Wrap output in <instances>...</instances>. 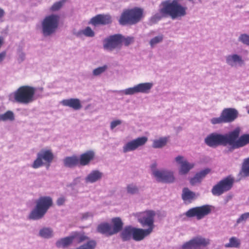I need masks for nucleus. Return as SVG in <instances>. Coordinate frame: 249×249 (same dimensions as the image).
Returning a JSON list of instances; mask_svg holds the SVG:
<instances>
[{"mask_svg":"<svg viewBox=\"0 0 249 249\" xmlns=\"http://www.w3.org/2000/svg\"><path fill=\"white\" fill-rule=\"evenodd\" d=\"M186 7L182 6L177 0L163 1L160 5L159 13L151 18V21L156 22L162 18L167 17H170L173 19H177L186 15Z\"/></svg>","mask_w":249,"mask_h":249,"instance_id":"nucleus-1","label":"nucleus"},{"mask_svg":"<svg viewBox=\"0 0 249 249\" xmlns=\"http://www.w3.org/2000/svg\"><path fill=\"white\" fill-rule=\"evenodd\" d=\"M38 90L41 92L42 88H35L28 86H22L19 88L13 95L16 102L23 104H28L32 103L35 99V94L39 95L36 93V90Z\"/></svg>","mask_w":249,"mask_h":249,"instance_id":"nucleus-2","label":"nucleus"},{"mask_svg":"<svg viewBox=\"0 0 249 249\" xmlns=\"http://www.w3.org/2000/svg\"><path fill=\"white\" fill-rule=\"evenodd\" d=\"M53 205V200L50 196H41L36 202L35 207L30 212L28 218L38 220L42 218Z\"/></svg>","mask_w":249,"mask_h":249,"instance_id":"nucleus-3","label":"nucleus"},{"mask_svg":"<svg viewBox=\"0 0 249 249\" xmlns=\"http://www.w3.org/2000/svg\"><path fill=\"white\" fill-rule=\"evenodd\" d=\"M60 17L57 14L46 16L41 21L40 31L44 37L51 36L54 34L59 25Z\"/></svg>","mask_w":249,"mask_h":249,"instance_id":"nucleus-4","label":"nucleus"},{"mask_svg":"<svg viewBox=\"0 0 249 249\" xmlns=\"http://www.w3.org/2000/svg\"><path fill=\"white\" fill-rule=\"evenodd\" d=\"M143 11L140 8L126 10L122 14L119 20L121 25L134 24L138 22L142 15Z\"/></svg>","mask_w":249,"mask_h":249,"instance_id":"nucleus-5","label":"nucleus"},{"mask_svg":"<svg viewBox=\"0 0 249 249\" xmlns=\"http://www.w3.org/2000/svg\"><path fill=\"white\" fill-rule=\"evenodd\" d=\"M205 143L210 147H215L218 145L226 146L230 145L231 142L230 138V133L226 134H221L213 133L208 135L205 139Z\"/></svg>","mask_w":249,"mask_h":249,"instance_id":"nucleus-6","label":"nucleus"},{"mask_svg":"<svg viewBox=\"0 0 249 249\" xmlns=\"http://www.w3.org/2000/svg\"><path fill=\"white\" fill-rule=\"evenodd\" d=\"M211 244V240L201 235H197L185 242L181 249H207Z\"/></svg>","mask_w":249,"mask_h":249,"instance_id":"nucleus-7","label":"nucleus"},{"mask_svg":"<svg viewBox=\"0 0 249 249\" xmlns=\"http://www.w3.org/2000/svg\"><path fill=\"white\" fill-rule=\"evenodd\" d=\"M53 158L54 155L52 150L42 149L37 154L36 159L31 166L34 169H37L45 165L50 166Z\"/></svg>","mask_w":249,"mask_h":249,"instance_id":"nucleus-8","label":"nucleus"},{"mask_svg":"<svg viewBox=\"0 0 249 249\" xmlns=\"http://www.w3.org/2000/svg\"><path fill=\"white\" fill-rule=\"evenodd\" d=\"M156 213L153 210H147L144 212L137 213L134 214L138 222L143 227H147V229L153 231L154 228V217Z\"/></svg>","mask_w":249,"mask_h":249,"instance_id":"nucleus-9","label":"nucleus"},{"mask_svg":"<svg viewBox=\"0 0 249 249\" xmlns=\"http://www.w3.org/2000/svg\"><path fill=\"white\" fill-rule=\"evenodd\" d=\"M153 86L152 82L142 83L123 90L117 91L119 93L126 95H132L138 93L148 94L150 92Z\"/></svg>","mask_w":249,"mask_h":249,"instance_id":"nucleus-10","label":"nucleus"},{"mask_svg":"<svg viewBox=\"0 0 249 249\" xmlns=\"http://www.w3.org/2000/svg\"><path fill=\"white\" fill-rule=\"evenodd\" d=\"M240 131V129L237 127L230 132V138L231 141V142L230 143V145L233 149L243 147L249 143V134H244L237 140L239 135Z\"/></svg>","mask_w":249,"mask_h":249,"instance_id":"nucleus-11","label":"nucleus"},{"mask_svg":"<svg viewBox=\"0 0 249 249\" xmlns=\"http://www.w3.org/2000/svg\"><path fill=\"white\" fill-rule=\"evenodd\" d=\"M234 179L231 177L224 178L213 187L212 193L214 196H220L230 190L231 188Z\"/></svg>","mask_w":249,"mask_h":249,"instance_id":"nucleus-12","label":"nucleus"},{"mask_svg":"<svg viewBox=\"0 0 249 249\" xmlns=\"http://www.w3.org/2000/svg\"><path fill=\"white\" fill-rule=\"evenodd\" d=\"M122 37L120 34L110 36L103 41L104 50L112 52L113 50H120L122 48Z\"/></svg>","mask_w":249,"mask_h":249,"instance_id":"nucleus-13","label":"nucleus"},{"mask_svg":"<svg viewBox=\"0 0 249 249\" xmlns=\"http://www.w3.org/2000/svg\"><path fill=\"white\" fill-rule=\"evenodd\" d=\"M212 209V206L204 205L190 209L186 212L185 214L188 217H196L197 220H200L210 214Z\"/></svg>","mask_w":249,"mask_h":249,"instance_id":"nucleus-14","label":"nucleus"},{"mask_svg":"<svg viewBox=\"0 0 249 249\" xmlns=\"http://www.w3.org/2000/svg\"><path fill=\"white\" fill-rule=\"evenodd\" d=\"M147 140V137L143 136L129 141L123 146V151L124 153H126L135 151L139 147L144 145Z\"/></svg>","mask_w":249,"mask_h":249,"instance_id":"nucleus-15","label":"nucleus"},{"mask_svg":"<svg viewBox=\"0 0 249 249\" xmlns=\"http://www.w3.org/2000/svg\"><path fill=\"white\" fill-rule=\"evenodd\" d=\"M158 182L172 183L175 180L173 172L167 170H159L155 171L152 176Z\"/></svg>","mask_w":249,"mask_h":249,"instance_id":"nucleus-16","label":"nucleus"},{"mask_svg":"<svg viewBox=\"0 0 249 249\" xmlns=\"http://www.w3.org/2000/svg\"><path fill=\"white\" fill-rule=\"evenodd\" d=\"M175 160L180 165L179 173L181 175H185L195 166L194 163L189 162L183 156H178L175 158Z\"/></svg>","mask_w":249,"mask_h":249,"instance_id":"nucleus-17","label":"nucleus"},{"mask_svg":"<svg viewBox=\"0 0 249 249\" xmlns=\"http://www.w3.org/2000/svg\"><path fill=\"white\" fill-rule=\"evenodd\" d=\"M226 62L228 65L232 67H235L243 65L244 60L242 56L236 53H232L226 56Z\"/></svg>","mask_w":249,"mask_h":249,"instance_id":"nucleus-18","label":"nucleus"},{"mask_svg":"<svg viewBox=\"0 0 249 249\" xmlns=\"http://www.w3.org/2000/svg\"><path fill=\"white\" fill-rule=\"evenodd\" d=\"M111 21L110 15L99 14L91 18L89 23L95 26L98 24H107Z\"/></svg>","mask_w":249,"mask_h":249,"instance_id":"nucleus-19","label":"nucleus"},{"mask_svg":"<svg viewBox=\"0 0 249 249\" xmlns=\"http://www.w3.org/2000/svg\"><path fill=\"white\" fill-rule=\"evenodd\" d=\"M238 112L234 108H225L222 112L221 115L225 123L233 122L237 117Z\"/></svg>","mask_w":249,"mask_h":249,"instance_id":"nucleus-20","label":"nucleus"},{"mask_svg":"<svg viewBox=\"0 0 249 249\" xmlns=\"http://www.w3.org/2000/svg\"><path fill=\"white\" fill-rule=\"evenodd\" d=\"M60 104L63 106L71 107L75 110H80L82 107L81 102L78 98L64 99L60 102Z\"/></svg>","mask_w":249,"mask_h":249,"instance_id":"nucleus-21","label":"nucleus"},{"mask_svg":"<svg viewBox=\"0 0 249 249\" xmlns=\"http://www.w3.org/2000/svg\"><path fill=\"white\" fill-rule=\"evenodd\" d=\"M103 176L102 172L97 170H92L85 178V182L87 183H94L101 180Z\"/></svg>","mask_w":249,"mask_h":249,"instance_id":"nucleus-22","label":"nucleus"},{"mask_svg":"<svg viewBox=\"0 0 249 249\" xmlns=\"http://www.w3.org/2000/svg\"><path fill=\"white\" fill-rule=\"evenodd\" d=\"M152 232L150 229L134 228L133 239L137 241L142 240Z\"/></svg>","mask_w":249,"mask_h":249,"instance_id":"nucleus-23","label":"nucleus"},{"mask_svg":"<svg viewBox=\"0 0 249 249\" xmlns=\"http://www.w3.org/2000/svg\"><path fill=\"white\" fill-rule=\"evenodd\" d=\"M95 154L93 151L89 150L82 154L79 158V165L85 166L90 162L94 158Z\"/></svg>","mask_w":249,"mask_h":249,"instance_id":"nucleus-24","label":"nucleus"},{"mask_svg":"<svg viewBox=\"0 0 249 249\" xmlns=\"http://www.w3.org/2000/svg\"><path fill=\"white\" fill-rule=\"evenodd\" d=\"M64 165L68 167H73L79 165V158L76 156L67 157L63 160Z\"/></svg>","mask_w":249,"mask_h":249,"instance_id":"nucleus-25","label":"nucleus"},{"mask_svg":"<svg viewBox=\"0 0 249 249\" xmlns=\"http://www.w3.org/2000/svg\"><path fill=\"white\" fill-rule=\"evenodd\" d=\"M134 228L128 226L124 228L121 232V237L123 241H128L133 239Z\"/></svg>","mask_w":249,"mask_h":249,"instance_id":"nucleus-26","label":"nucleus"},{"mask_svg":"<svg viewBox=\"0 0 249 249\" xmlns=\"http://www.w3.org/2000/svg\"><path fill=\"white\" fill-rule=\"evenodd\" d=\"M98 232L107 235L113 234L112 231V226L108 223H102L100 224L97 228Z\"/></svg>","mask_w":249,"mask_h":249,"instance_id":"nucleus-27","label":"nucleus"},{"mask_svg":"<svg viewBox=\"0 0 249 249\" xmlns=\"http://www.w3.org/2000/svg\"><path fill=\"white\" fill-rule=\"evenodd\" d=\"M38 236L43 238H51L53 236V230L50 227H43L39 230Z\"/></svg>","mask_w":249,"mask_h":249,"instance_id":"nucleus-28","label":"nucleus"},{"mask_svg":"<svg viewBox=\"0 0 249 249\" xmlns=\"http://www.w3.org/2000/svg\"><path fill=\"white\" fill-rule=\"evenodd\" d=\"M72 237L71 236L61 238L56 242V246L58 248H66L72 242Z\"/></svg>","mask_w":249,"mask_h":249,"instance_id":"nucleus-29","label":"nucleus"},{"mask_svg":"<svg viewBox=\"0 0 249 249\" xmlns=\"http://www.w3.org/2000/svg\"><path fill=\"white\" fill-rule=\"evenodd\" d=\"M112 231L113 234H115L121 231L123 227V223L119 218H115L112 219Z\"/></svg>","mask_w":249,"mask_h":249,"instance_id":"nucleus-30","label":"nucleus"},{"mask_svg":"<svg viewBox=\"0 0 249 249\" xmlns=\"http://www.w3.org/2000/svg\"><path fill=\"white\" fill-rule=\"evenodd\" d=\"M241 246V240L236 237L232 236L229 239V242L225 244L226 248H239Z\"/></svg>","mask_w":249,"mask_h":249,"instance_id":"nucleus-31","label":"nucleus"},{"mask_svg":"<svg viewBox=\"0 0 249 249\" xmlns=\"http://www.w3.org/2000/svg\"><path fill=\"white\" fill-rule=\"evenodd\" d=\"M196 197L195 193L190 191L187 188H184L182 190V198L184 201H190Z\"/></svg>","mask_w":249,"mask_h":249,"instance_id":"nucleus-32","label":"nucleus"},{"mask_svg":"<svg viewBox=\"0 0 249 249\" xmlns=\"http://www.w3.org/2000/svg\"><path fill=\"white\" fill-rule=\"evenodd\" d=\"M15 119L14 113L11 111H7L5 113L2 114L0 117V121H12Z\"/></svg>","mask_w":249,"mask_h":249,"instance_id":"nucleus-33","label":"nucleus"},{"mask_svg":"<svg viewBox=\"0 0 249 249\" xmlns=\"http://www.w3.org/2000/svg\"><path fill=\"white\" fill-rule=\"evenodd\" d=\"M167 138H161L158 140H155L153 141L152 146L155 148H159L162 147L167 143Z\"/></svg>","mask_w":249,"mask_h":249,"instance_id":"nucleus-34","label":"nucleus"},{"mask_svg":"<svg viewBox=\"0 0 249 249\" xmlns=\"http://www.w3.org/2000/svg\"><path fill=\"white\" fill-rule=\"evenodd\" d=\"M71 236L73 240L75 239L78 243L82 242L88 239V237L83 233L75 232Z\"/></svg>","mask_w":249,"mask_h":249,"instance_id":"nucleus-35","label":"nucleus"},{"mask_svg":"<svg viewBox=\"0 0 249 249\" xmlns=\"http://www.w3.org/2000/svg\"><path fill=\"white\" fill-rule=\"evenodd\" d=\"M163 39V36L159 35L158 36L152 38L149 41V44L151 48H154L158 44L161 43Z\"/></svg>","mask_w":249,"mask_h":249,"instance_id":"nucleus-36","label":"nucleus"},{"mask_svg":"<svg viewBox=\"0 0 249 249\" xmlns=\"http://www.w3.org/2000/svg\"><path fill=\"white\" fill-rule=\"evenodd\" d=\"M78 34L79 35L82 34L87 37H93L95 36L94 31L89 27H87L84 29L79 31Z\"/></svg>","mask_w":249,"mask_h":249,"instance_id":"nucleus-37","label":"nucleus"},{"mask_svg":"<svg viewBox=\"0 0 249 249\" xmlns=\"http://www.w3.org/2000/svg\"><path fill=\"white\" fill-rule=\"evenodd\" d=\"M242 172L245 176H249V158L244 160L242 167Z\"/></svg>","mask_w":249,"mask_h":249,"instance_id":"nucleus-38","label":"nucleus"},{"mask_svg":"<svg viewBox=\"0 0 249 249\" xmlns=\"http://www.w3.org/2000/svg\"><path fill=\"white\" fill-rule=\"evenodd\" d=\"M96 246V242L91 240L78 247V249H94Z\"/></svg>","mask_w":249,"mask_h":249,"instance_id":"nucleus-39","label":"nucleus"},{"mask_svg":"<svg viewBox=\"0 0 249 249\" xmlns=\"http://www.w3.org/2000/svg\"><path fill=\"white\" fill-rule=\"evenodd\" d=\"M126 191L127 193L134 195L138 193L139 188L138 186L134 184H129L126 187Z\"/></svg>","mask_w":249,"mask_h":249,"instance_id":"nucleus-40","label":"nucleus"},{"mask_svg":"<svg viewBox=\"0 0 249 249\" xmlns=\"http://www.w3.org/2000/svg\"><path fill=\"white\" fill-rule=\"evenodd\" d=\"M107 65H104L102 67H99L93 70L92 74L95 76H99L102 73H104L107 70Z\"/></svg>","mask_w":249,"mask_h":249,"instance_id":"nucleus-41","label":"nucleus"},{"mask_svg":"<svg viewBox=\"0 0 249 249\" xmlns=\"http://www.w3.org/2000/svg\"><path fill=\"white\" fill-rule=\"evenodd\" d=\"M238 41L242 44L249 46V35L247 34H241L238 39Z\"/></svg>","mask_w":249,"mask_h":249,"instance_id":"nucleus-42","label":"nucleus"},{"mask_svg":"<svg viewBox=\"0 0 249 249\" xmlns=\"http://www.w3.org/2000/svg\"><path fill=\"white\" fill-rule=\"evenodd\" d=\"M248 220H249V212L245 213L242 214L236 220V224L244 223Z\"/></svg>","mask_w":249,"mask_h":249,"instance_id":"nucleus-43","label":"nucleus"},{"mask_svg":"<svg viewBox=\"0 0 249 249\" xmlns=\"http://www.w3.org/2000/svg\"><path fill=\"white\" fill-rule=\"evenodd\" d=\"M66 0H60L54 3L51 8L52 11H56L60 9L66 2Z\"/></svg>","mask_w":249,"mask_h":249,"instance_id":"nucleus-44","label":"nucleus"},{"mask_svg":"<svg viewBox=\"0 0 249 249\" xmlns=\"http://www.w3.org/2000/svg\"><path fill=\"white\" fill-rule=\"evenodd\" d=\"M121 36L122 37V44L124 43V45L126 46H128L134 42V37H133L128 36L127 37H125L121 35Z\"/></svg>","mask_w":249,"mask_h":249,"instance_id":"nucleus-45","label":"nucleus"},{"mask_svg":"<svg viewBox=\"0 0 249 249\" xmlns=\"http://www.w3.org/2000/svg\"><path fill=\"white\" fill-rule=\"evenodd\" d=\"M211 123L213 124L225 123V121L222 118V116L221 114L219 117L213 118L211 120Z\"/></svg>","mask_w":249,"mask_h":249,"instance_id":"nucleus-46","label":"nucleus"},{"mask_svg":"<svg viewBox=\"0 0 249 249\" xmlns=\"http://www.w3.org/2000/svg\"><path fill=\"white\" fill-rule=\"evenodd\" d=\"M202 180L198 173H196L195 177L190 179V183L192 185H195L196 183H200Z\"/></svg>","mask_w":249,"mask_h":249,"instance_id":"nucleus-47","label":"nucleus"},{"mask_svg":"<svg viewBox=\"0 0 249 249\" xmlns=\"http://www.w3.org/2000/svg\"><path fill=\"white\" fill-rule=\"evenodd\" d=\"M122 121L120 120H116L110 123V129L113 130L116 126L120 125Z\"/></svg>","mask_w":249,"mask_h":249,"instance_id":"nucleus-48","label":"nucleus"},{"mask_svg":"<svg viewBox=\"0 0 249 249\" xmlns=\"http://www.w3.org/2000/svg\"><path fill=\"white\" fill-rule=\"evenodd\" d=\"M210 172V170L209 169H205L204 170H203L197 173L199 175L200 177L202 179L204 178L205 176L209 173Z\"/></svg>","mask_w":249,"mask_h":249,"instance_id":"nucleus-49","label":"nucleus"},{"mask_svg":"<svg viewBox=\"0 0 249 249\" xmlns=\"http://www.w3.org/2000/svg\"><path fill=\"white\" fill-rule=\"evenodd\" d=\"M93 214L91 212H87L82 214V219L83 220H87L89 218H91Z\"/></svg>","mask_w":249,"mask_h":249,"instance_id":"nucleus-50","label":"nucleus"},{"mask_svg":"<svg viewBox=\"0 0 249 249\" xmlns=\"http://www.w3.org/2000/svg\"><path fill=\"white\" fill-rule=\"evenodd\" d=\"M25 58V53L22 52H19L18 53V60L19 62H21L24 60Z\"/></svg>","mask_w":249,"mask_h":249,"instance_id":"nucleus-51","label":"nucleus"},{"mask_svg":"<svg viewBox=\"0 0 249 249\" xmlns=\"http://www.w3.org/2000/svg\"><path fill=\"white\" fill-rule=\"evenodd\" d=\"M157 163L156 162H153L150 165V169L152 172V175H154V173L155 171H158L159 169L157 168Z\"/></svg>","mask_w":249,"mask_h":249,"instance_id":"nucleus-52","label":"nucleus"},{"mask_svg":"<svg viewBox=\"0 0 249 249\" xmlns=\"http://www.w3.org/2000/svg\"><path fill=\"white\" fill-rule=\"evenodd\" d=\"M65 201V199L64 197H60L58 198L57 200V204L58 205L60 206L63 205Z\"/></svg>","mask_w":249,"mask_h":249,"instance_id":"nucleus-53","label":"nucleus"},{"mask_svg":"<svg viewBox=\"0 0 249 249\" xmlns=\"http://www.w3.org/2000/svg\"><path fill=\"white\" fill-rule=\"evenodd\" d=\"M43 89L42 88V90L41 91V92H40V91H39L38 90H36V93L38 94H39V95H36V93L35 94V100L38 98V97H42V93H43Z\"/></svg>","mask_w":249,"mask_h":249,"instance_id":"nucleus-54","label":"nucleus"},{"mask_svg":"<svg viewBox=\"0 0 249 249\" xmlns=\"http://www.w3.org/2000/svg\"><path fill=\"white\" fill-rule=\"evenodd\" d=\"M4 11L0 8V18H2L4 15Z\"/></svg>","mask_w":249,"mask_h":249,"instance_id":"nucleus-55","label":"nucleus"},{"mask_svg":"<svg viewBox=\"0 0 249 249\" xmlns=\"http://www.w3.org/2000/svg\"><path fill=\"white\" fill-rule=\"evenodd\" d=\"M80 181V178H76L75 180H74V181L76 182V181Z\"/></svg>","mask_w":249,"mask_h":249,"instance_id":"nucleus-56","label":"nucleus"},{"mask_svg":"<svg viewBox=\"0 0 249 249\" xmlns=\"http://www.w3.org/2000/svg\"><path fill=\"white\" fill-rule=\"evenodd\" d=\"M248 114H249V109L248 110Z\"/></svg>","mask_w":249,"mask_h":249,"instance_id":"nucleus-57","label":"nucleus"}]
</instances>
